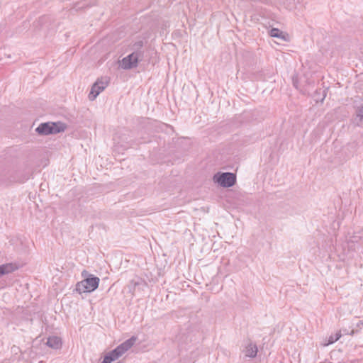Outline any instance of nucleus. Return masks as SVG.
I'll return each mask as SVG.
<instances>
[{
	"mask_svg": "<svg viewBox=\"0 0 363 363\" xmlns=\"http://www.w3.org/2000/svg\"><path fill=\"white\" fill-rule=\"evenodd\" d=\"M82 277L84 279L76 284V291L79 294L92 292L99 287L100 281L99 277L89 274L86 270L82 272Z\"/></svg>",
	"mask_w": 363,
	"mask_h": 363,
	"instance_id": "nucleus-1",
	"label": "nucleus"
},
{
	"mask_svg": "<svg viewBox=\"0 0 363 363\" xmlns=\"http://www.w3.org/2000/svg\"><path fill=\"white\" fill-rule=\"evenodd\" d=\"M66 125L62 122H46L40 123L35 129L40 135H48L64 132Z\"/></svg>",
	"mask_w": 363,
	"mask_h": 363,
	"instance_id": "nucleus-2",
	"label": "nucleus"
},
{
	"mask_svg": "<svg viewBox=\"0 0 363 363\" xmlns=\"http://www.w3.org/2000/svg\"><path fill=\"white\" fill-rule=\"evenodd\" d=\"M213 181L222 187H232L236 183V175L232 172H218L213 176Z\"/></svg>",
	"mask_w": 363,
	"mask_h": 363,
	"instance_id": "nucleus-3",
	"label": "nucleus"
},
{
	"mask_svg": "<svg viewBox=\"0 0 363 363\" xmlns=\"http://www.w3.org/2000/svg\"><path fill=\"white\" fill-rule=\"evenodd\" d=\"M144 57L143 52H133L123 57L121 62V67L123 69H131L138 67L139 62Z\"/></svg>",
	"mask_w": 363,
	"mask_h": 363,
	"instance_id": "nucleus-4",
	"label": "nucleus"
},
{
	"mask_svg": "<svg viewBox=\"0 0 363 363\" xmlns=\"http://www.w3.org/2000/svg\"><path fill=\"white\" fill-rule=\"evenodd\" d=\"M108 84V81L106 79H98L91 86V91L89 94V100H94L97 96L105 89Z\"/></svg>",
	"mask_w": 363,
	"mask_h": 363,
	"instance_id": "nucleus-5",
	"label": "nucleus"
},
{
	"mask_svg": "<svg viewBox=\"0 0 363 363\" xmlns=\"http://www.w3.org/2000/svg\"><path fill=\"white\" fill-rule=\"evenodd\" d=\"M137 340V337L132 336L130 338L126 340L123 343L117 346L115 349L122 356L125 352L130 349Z\"/></svg>",
	"mask_w": 363,
	"mask_h": 363,
	"instance_id": "nucleus-6",
	"label": "nucleus"
},
{
	"mask_svg": "<svg viewBox=\"0 0 363 363\" xmlns=\"http://www.w3.org/2000/svg\"><path fill=\"white\" fill-rule=\"evenodd\" d=\"M355 108V115L352 119L353 123L357 126L363 125V103Z\"/></svg>",
	"mask_w": 363,
	"mask_h": 363,
	"instance_id": "nucleus-7",
	"label": "nucleus"
},
{
	"mask_svg": "<svg viewBox=\"0 0 363 363\" xmlns=\"http://www.w3.org/2000/svg\"><path fill=\"white\" fill-rule=\"evenodd\" d=\"M18 269L16 264L7 263L0 265V277L3 275L13 272Z\"/></svg>",
	"mask_w": 363,
	"mask_h": 363,
	"instance_id": "nucleus-8",
	"label": "nucleus"
},
{
	"mask_svg": "<svg viewBox=\"0 0 363 363\" xmlns=\"http://www.w3.org/2000/svg\"><path fill=\"white\" fill-rule=\"evenodd\" d=\"M328 89V88H325L324 89L321 88L317 89L312 96L314 101L316 103H322L324 101L325 98L326 97Z\"/></svg>",
	"mask_w": 363,
	"mask_h": 363,
	"instance_id": "nucleus-9",
	"label": "nucleus"
},
{
	"mask_svg": "<svg viewBox=\"0 0 363 363\" xmlns=\"http://www.w3.org/2000/svg\"><path fill=\"white\" fill-rule=\"evenodd\" d=\"M46 345L52 349H59L62 347L61 338L57 336H51L48 338Z\"/></svg>",
	"mask_w": 363,
	"mask_h": 363,
	"instance_id": "nucleus-10",
	"label": "nucleus"
},
{
	"mask_svg": "<svg viewBox=\"0 0 363 363\" xmlns=\"http://www.w3.org/2000/svg\"><path fill=\"white\" fill-rule=\"evenodd\" d=\"M257 347L255 345L254 346L250 345L246 348L245 355L248 357L254 358L257 356Z\"/></svg>",
	"mask_w": 363,
	"mask_h": 363,
	"instance_id": "nucleus-11",
	"label": "nucleus"
},
{
	"mask_svg": "<svg viewBox=\"0 0 363 363\" xmlns=\"http://www.w3.org/2000/svg\"><path fill=\"white\" fill-rule=\"evenodd\" d=\"M363 328V320H359L355 327L352 328L351 330H350V335H354L357 333H359V332Z\"/></svg>",
	"mask_w": 363,
	"mask_h": 363,
	"instance_id": "nucleus-12",
	"label": "nucleus"
},
{
	"mask_svg": "<svg viewBox=\"0 0 363 363\" xmlns=\"http://www.w3.org/2000/svg\"><path fill=\"white\" fill-rule=\"evenodd\" d=\"M143 45H144V43H143V40H138V41L135 42L133 45V52H143L144 53V51L142 50V48H143Z\"/></svg>",
	"mask_w": 363,
	"mask_h": 363,
	"instance_id": "nucleus-13",
	"label": "nucleus"
},
{
	"mask_svg": "<svg viewBox=\"0 0 363 363\" xmlns=\"http://www.w3.org/2000/svg\"><path fill=\"white\" fill-rule=\"evenodd\" d=\"M269 34L272 37L278 38H284L283 33L278 28H272Z\"/></svg>",
	"mask_w": 363,
	"mask_h": 363,
	"instance_id": "nucleus-14",
	"label": "nucleus"
},
{
	"mask_svg": "<svg viewBox=\"0 0 363 363\" xmlns=\"http://www.w3.org/2000/svg\"><path fill=\"white\" fill-rule=\"evenodd\" d=\"M341 337V333H337L335 336L331 335L328 340V344H333Z\"/></svg>",
	"mask_w": 363,
	"mask_h": 363,
	"instance_id": "nucleus-15",
	"label": "nucleus"
},
{
	"mask_svg": "<svg viewBox=\"0 0 363 363\" xmlns=\"http://www.w3.org/2000/svg\"><path fill=\"white\" fill-rule=\"evenodd\" d=\"M108 353L111 356V357L113 359V361L118 359L119 357H121V355L118 353V352L116 349H113V350H111Z\"/></svg>",
	"mask_w": 363,
	"mask_h": 363,
	"instance_id": "nucleus-16",
	"label": "nucleus"
},
{
	"mask_svg": "<svg viewBox=\"0 0 363 363\" xmlns=\"http://www.w3.org/2000/svg\"><path fill=\"white\" fill-rule=\"evenodd\" d=\"M113 362V359H112L110 354L108 352L104 357L103 361L101 363H111Z\"/></svg>",
	"mask_w": 363,
	"mask_h": 363,
	"instance_id": "nucleus-17",
	"label": "nucleus"
},
{
	"mask_svg": "<svg viewBox=\"0 0 363 363\" xmlns=\"http://www.w3.org/2000/svg\"><path fill=\"white\" fill-rule=\"evenodd\" d=\"M338 333H341V336H342L344 335H350V330L347 328H342V329L340 330V331Z\"/></svg>",
	"mask_w": 363,
	"mask_h": 363,
	"instance_id": "nucleus-18",
	"label": "nucleus"
},
{
	"mask_svg": "<svg viewBox=\"0 0 363 363\" xmlns=\"http://www.w3.org/2000/svg\"><path fill=\"white\" fill-rule=\"evenodd\" d=\"M28 179V177H25L22 179H15L13 178L12 180H11L10 182H19V183H23L26 180H27Z\"/></svg>",
	"mask_w": 363,
	"mask_h": 363,
	"instance_id": "nucleus-19",
	"label": "nucleus"
},
{
	"mask_svg": "<svg viewBox=\"0 0 363 363\" xmlns=\"http://www.w3.org/2000/svg\"><path fill=\"white\" fill-rule=\"evenodd\" d=\"M293 84H294V86L297 88V81L295 80L294 79H293Z\"/></svg>",
	"mask_w": 363,
	"mask_h": 363,
	"instance_id": "nucleus-20",
	"label": "nucleus"
}]
</instances>
